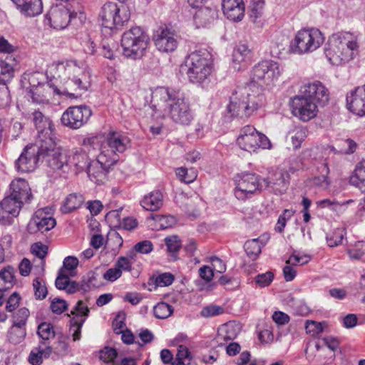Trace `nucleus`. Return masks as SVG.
I'll return each instance as SVG.
<instances>
[{
	"label": "nucleus",
	"instance_id": "nucleus-1",
	"mask_svg": "<svg viewBox=\"0 0 365 365\" xmlns=\"http://www.w3.org/2000/svg\"><path fill=\"white\" fill-rule=\"evenodd\" d=\"M152 102L155 107L168 108L170 118L176 123L187 125L193 119L189 103L173 89L156 88L152 94Z\"/></svg>",
	"mask_w": 365,
	"mask_h": 365
},
{
	"label": "nucleus",
	"instance_id": "nucleus-2",
	"mask_svg": "<svg viewBox=\"0 0 365 365\" xmlns=\"http://www.w3.org/2000/svg\"><path fill=\"white\" fill-rule=\"evenodd\" d=\"M358 49L356 36L350 32H339L329 37L324 53L331 64L338 66L353 59Z\"/></svg>",
	"mask_w": 365,
	"mask_h": 365
},
{
	"label": "nucleus",
	"instance_id": "nucleus-3",
	"mask_svg": "<svg viewBox=\"0 0 365 365\" xmlns=\"http://www.w3.org/2000/svg\"><path fill=\"white\" fill-rule=\"evenodd\" d=\"M74 18H78L81 23L86 20L83 9L76 0H61L46 14L51 26L56 29H65Z\"/></svg>",
	"mask_w": 365,
	"mask_h": 365
},
{
	"label": "nucleus",
	"instance_id": "nucleus-4",
	"mask_svg": "<svg viewBox=\"0 0 365 365\" xmlns=\"http://www.w3.org/2000/svg\"><path fill=\"white\" fill-rule=\"evenodd\" d=\"M187 76L192 83H202L212 71V56L207 50H199L191 53L186 61Z\"/></svg>",
	"mask_w": 365,
	"mask_h": 365
},
{
	"label": "nucleus",
	"instance_id": "nucleus-5",
	"mask_svg": "<svg viewBox=\"0 0 365 365\" xmlns=\"http://www.w3.org/2000/svg\"><path fill=\"white\" fill-rule=\"evenodd\" d=\"M149 41V36L140 26L132 27L122 35L123 54L132 59L140 58L145 53Z\"/></svg>",
	"mask_w": 365,
	"mask_h": 365
},
{
	"label": "nucleus",
	"instance_id": "nucleus-6",
	"mask_svg": "<svg viewBox=\"0 0 365 365\" xmlns=\"http://www.w3.org/2000/svg\"><path fill=\"white\" fill-rule=\"evenodd\" d=\"M281 75L279 64L273 61H262L255 65L250 75L249 86L259 87L261 90L269 88L274 85Z\"/></svg>",
	"mask_w": 365,
	"mask_h": 365
},
{
	"label": "nucleus",
	"instance_id": "nucleus-7",
	"mask_svg": "<svg viewBox=\"0 0 365 365\" xmlns=\"http://www.w3.org/2000/svg\"><path fill=\"white\" fill-rule=\"evenodd\" d=\"M130 16V13L125 5H118L114 2L103 4L99 14L101 25L110 31L122 27Z\"/></svg>",
	"mask_w": 365,
	"mask_h": 365
},
{
	"label": "nucleus",
	"instance_id": "nucleus-8",
	"mask_svg": "<svg viewBox=\"0 0 365 365\" xmlns=\"http://www.w3.org/2000/svg\"><path fill=\"white\" fill-rule=\"evenodd\" d=\"M324 40V38L319 29H302L295 35L290 48L293 53L298 54L312 52L323 43Z\"/></svg>",
	"mask_w": 365,
	"mask_h": 365
},
{
	"label": "nucleus",
	"instance_id": "nucleus-9",
	"mask_svg": "<svg viewBox=\"0 0 365 365\" xmlns=\"http://www.w3.org/2000/svg\"><path fill=\"white\" fill-rule=\"evenodd\" d=\"M235 196L240 200H246L263 190L262 178L255 173H242L235 178Z\"/></svg>",
	"mask_w": 365,
	"mask_h": 365
},
{
	"label": "nucleus",
	"instance_id": "nucleus-10",
	"mask_svg": "<svg viewBox=\"0 0 365 365\" xmlns=\"http://www.w3.org/2000/svg\"><path fill=\"white\" fill-rule=\"evenodd\" d=\"M237 143L241 149L250 153L256 152L259 148L270 149L272 147L268 138L251 125H246L240 130Z\"/></svg>",
	"mask_w": 365,
	"mask_h": 365
},
{
	"label": "nucleus",
	"instance_id": "nucleus-11",
	"mask_svg": "<svg viewBox=\"0 0 365 365\" xmlns=\"http://www.w3.org/2000/svg\"><path fill=\"white\" fill-rule=\"evenodd\" d=\"M245 89H240L232 93L227 106V111L232 116L247 117L257 109L259 105Z\"/></svg>",
	"mask_w": 365,
	"mask_h": 365
},
{
	"label": "nucleus",
	"instance_id": "nucleus-12",
	"mask_svg": "<svg viewBox=\"0 0 365 365\" xmlns=\"http://www.w3.org/2000/svg\"><path fill=\"white\" fill-rule=\"evenodd\" d=\"M83 148H76L69 156V162L73 165L78 172L86 171L93 160L89 157V154L93 157L96 156L94 151L99 146L98 138L96 137L84 138L82 143Z\"/></svg>",
	"mask_w": 365,
	"mask_h": 365
},
{
	"label": "nucleus",
	"instance_id": "nucleus-13",
	"mask_svg": "<svg viewBox=\"0 0 365 365\" xmlns=\"http://www.w3.org/2000/svg\"><path fill=\"white\" fill-rule=\"evenodd\" d=\"M38 155L46 159L48 165L53 170H61L68 167L66 155L56 147L55 138L48 139L38 145Z\"/></svg>",
	"mask_w": 365,
	"mask_h": 365
},
{
	"label": "nucleus",
	"instance_id": "nucleus-14",
	"mask_svg": "<svg viewBox=\"0 0 365 365\" xmlns=\"http://www.w3.org/2000/svg\"><path fill=\"white\" fill-rule=\"evenodd\" d=\"M106 153L107 155L100 153L97 158L90 163L86 170L90 180L98 184L103 182L108 169L116 163L115 155L111 152Z\"/></svg>",
	"mask_w": 365,
	"mask_h": 365
},
{
	"label": "nucleus",
	"instance_id": "nucleus-15",
	"mask_svg": "<svg viewBox=\"0 0 365 365\" xmlns=\"http://www.w3.org/2000/svg\"><path fill=\"white\" fill-rule=\"evenodd\" d=\"M91 115V110L86 106H71L63 113L61 121L64 126L76 130L85 125Z\"/></svg>",
	"mask_w": 365,
	"mask_h": 365
},
{
	"label": "nucleus",
	"instance_id": "nucleus-16",
	"mask_svg": "<svg viewBox=\"0 0 365 365\" xmlns=\"http://www.w3.org/2000/svg\"><path fill=\"white\" fill-rule=\"evenodd\" d=\"M130 146V140L128 135L119 132H110L106 140L101 145L100 153L107 155V152H111L116 158L117 163L119 160L118 153H123Z\"/></svg>",
	"mask_w": 365,
	"mask_h": 365
},
{
	"label": "nucleus",
	"instance_id": "nucleus-17",
	"mask_svg": "<svg viewBox=\"0 0 365 365\" xmlns=\"http://www.w3.org/2000/svg\"><path fill=\"white\" fill-rule=\"evenodd\" d=\"M291 106L294 115L305 122L314 118L318 112L316 103L303 95L295 96Z\"/></svg>",
	"mask_w": 365,
	"mask_h": 365
},
{
	"label": "nucleus",
	"instance_id": "nucleus-18",
	"mask_svg": "<svg viewBox=\"0 0 365 365\" xmlns=\"http://www.w3.org/2000/svg\"><path fill=\"white\" fill-rule=\"evenodd\" d=\"M46 210L47 208L38 210L30 219L26 227L29 234L43 233L56 226V220L46 212Z\"/></svg>",
	"mask_w": 365,
	"mask_h": 365
},
{
	"label": "nucleus",
	"instance_id": "nucleus-19",
	"mask_svg": "<svg viewBox=\"0 0 365 365\" xmlns=\"http://www.w3.org/2000/svg\"><path fill=\"white\" fill-rule=\"evenodd\" d=\"M41 159L38 155V144L25 147L19 158L16 160L15 165L19 172L28 173L34 170L37 162Z\"/></svg>",
	"mask_w": 365,
	"mask_h": 365
},
{
	"label": "nucleus",
	"instance_id": "nucleus-20",
	"mask_svg": "<svg viewBox=\"0 0 365 365\" xmlns=\"http://www.w3.org/2000/svg\"><path fill=\"white\" fill-rule=\"evenodd\" d=\"M301 92L307 98L322 106H324L329 100V91L320 81L304 85Z\"/></svg>",
	"mask_w": 365,
	"mask_h": 365
},
{
	"label": "nucleus",
	"instance_id": "nucleus-21",
	"mask_svg": "<svg viewBox=\"0 0 365 365\" xmlns=\"http://www.w3.org/2000/svg\"><path fill=\"white\" fill-rule=\"evenodd\" d=\"M33 121L38 133L36 142L38 145L54 138L52 122L49 118L44 116L42 113L39 111L34 112Z\"/></svg>",
	"mask_w": 365,
	"mask_h": 365
},
{
	"label": "nucleus",
	"instance_id": "nucleus-22",
	"mask_svg": "<svg viewBox=\"0 0 365 365\" xmlns=\"http://www.w3.org/2000/svg\"><path fill=\"white\" fill-rule=\"evenodd\" d=\"M89 312L88 307L85 306L81 300L77 302L73 310L71 311V314L74 315V317L71 319L70 331H73L72 336L73 341L80 339L81 327Z\"/></svg>",
	"mask_w": 365,
	"mask_h": 365
},
{
	"label": "nucleus",
	"instance_id": "nucleus-23",
	"mask_svg": "<svg viewBox=\"0 0 365 365\" xmlns=\"http://www.w3.org/2000/svg\"><path fill=\"white\" fill-rule=\"evenodd\" d=\"M63 81V84L61 88L53 87V92L56 94L75 98L80 95V93H76L77 91H86L88 88V82L86 79H83L82 77L76 79L66 78Z\"/></svg>",
	"mask_w": 365,
	"mask_h": 365
},
{
	"label": "nucleus",
	"instance_id": "nucleus-24",
	"mask_svg": "<svg viewBox=\"0 0 365 365\" xmlns=\"http://www.w3.org/2000/svg\"><path fill=\"white\" fill-rule=\"evenodd\" d=\"M177 35L168 28L158 31L154 37L155 45L160 51L172 52L178 46Z\"/></svg>",
	"mask_w": 365,
	"mask_h": 365
},
{
	"label": "nucleus",
	"instance_id": "nucleus-25",
	"mask_svg": "<svg viewBox=\"0 0 365 365\" xmlns=\"http://www.w3.org/2000/svg\"><path fill=\"white\" fill-rule=\"evenodd\" d=\"M348 108L358 115H365V86L352 91L346 96Z\"/></svg>",
	"mask_w": 365,
	"mask_h": 365
},
{
	"label": "nucleus",
	"instance_id": "nucleus-26",
	"mask_svg": "<svg viewBox=\"0 0 365 365\" xmlns=\"http://www.w3.org/2000/svg\"><path fill=\"white\" fill-rule=\"evenodd\" d=\"M289 182V175L282 170H276L267 178H262L263 190L269 187L274 188L279 193H282L287 187Z\"/></svg>",
	"mask_w": 365,
	"mask_h": 365
},
{
	"label": "nucleus",
	"instance_id": "nucleus-27",
	"mask_svg": "<svg viewBox=\"0 0 365 365\" xmlns=\"http://www.w3.org/2000/svg\"><path fill=\"white\" fill-rule=\"evenodd\" d=\"M21 204L12 197L7 196L0 202V221L6 223L11 217H16L21 210Z\"/></svg>",
	"mask_w": 365,
	"mask_h": 365
},
{
	"label": "nucleus",
	"instance_id": "nucleus-28",
	"mask_svg": "<svg viewBox=\"0 0 365 365\" xmlns=\"http://www.w3.org/2000/svg\"><path fill=\"white\" fill-rule=\"evenodd\" d=\"M222 7L227 18L233 21H240L245 15L242 0H222Z\"/></svg>",
	"mask_w": 365,
	"mask_h": 365
},
{
	"label": "nucleus",
	"instance_id": "nucleus-29",
	"mask_svg": "<svg viewBox=\"0 0 365 365\" xmlns=\"http://www.w3.org/2000/svg\"><path fill=\"white\" fill-rule=\"evenodd\" d=\"M11 193L10 195L14 199L18 200L20 204L29 202L32 197L31 189L28 182L22 179L14 180L11 183Z\"/></svg>",
	"mask_w": 365,
	"mask_h": 365
},
{
	"label": "nucleus",
	"instance_id": "nucleus-30",
	"mask_svg": "<svg viewBox=\"0 0 365 365\" xmlns=\"http://www.w3.org/2000/svg\"><path fill=\"white\" fill-rule=\"evenodd\" d=\"M58 70L61 73L60 77H61L63 80L71 78L72 79H76L81 77L83 79H86L85 68L78 65L74 61H69L58 64Z\"/></svg>",
	"mask_w": 365,
	"mask_h": 365
},
{
	"label": "nucleus",
	"instance_id": "nucleus-31",
	"mask_svg": "<svg viewBox=\"0 0 365 365\" xmlns=\"http://www.w3.org/2000/svg\"><path fill=\"white\" fill-rule=\"evenodd\" d=\"M16 8L23 14L34 16L40 14L43 10L41 0H11Z\"/></svg>",
	"mask_w": 365,
	"mask_h": 365
},
{
	"label": "nucleus",
	"instance_id": "nucleus-32",
	"mask_svg": "<svg viewBox=\"0 0 365 365\" xmlns=\"http://www.w3.org/2000/svg\"><path fill=\"white\" fill-rule=\"evenodd\" d=\"M15 66L16 59L12 56L0 59V85L6 86L12 79Z\"/></svg>",
	"mask_w": 365,
	"mask_h": 365
},
{
	"label": "nucleus",
	"instance_id": "nucleus-33",
	"mask_svg": "<svg viewBox=\"0 0 365 365\" xmlns=\"http://www.w3.org/2000/svg\"><path fill=\"white\" fill-rule=\"evenodd\" d=\"M143 208L149 211L159 210L163 203V196L160 191L154 190L145 195L140 202Z\"/></svg>",
	"mask_w": 365,
	"mask_h": 365
},
{
	"label": "nucleus",
	"instance_id": "nucleus-34",
	"mask_svg": "<svg viewBox=\"0 0 365 365\" xmlns=\"http://www.w3.org/2000/svg\"><path fill=\"white\" fill-rule=\"evenodd\" d=\"M29 314V310L26 307H22L14 316L13 331L17 329L20 338H24L26 336L24 327Z\"/></svg>",
	"mask_w": 365,
	"mask_h": 365
},
{
	"label": "nucleus",
	"instance_id": "nucleus-35",
	"mask_svg": "<svg viewBox=\"0 0 365 365\" xmlns=\"http://www.w3.org/2000/svg\"><path fill=\"white\" fill-rule=\"evenodd\" d=\"M31 89L29 91L30 96L32 98L33 101L36 103H41L46 100V91L48 88H52L53 90L54 86L47 83H38L37 85L32 84L30 82Z\"/></svg>",
	"mask_w": 365,
	"mask_h": 365
},
{
	"label": "nucleus",
	"instance_id": "nucleus-36",
	"mask_svg": "<svg viewBox=\"0 0 365 365\" xmlns=\"http://www.w3.org/2000/svg\"><path fill=\"white\" fill-rule=\"evenodd\" d=\"M264 1L263 0H254L250 5V18L257 27H262L264 21L262 19Z\"/></svg>",
	"mask_w": 365,
	"mask_h": 365
},
{
	"label": "nucleus",
	"instance_id": "nucleus-37",
	"mask_svg": "<svg viewBox=\"0 0 365 365\" xmlns=\"http://www.w3.org/2000/svg\"><path fill=\"white\" fill-rule=\"evenodd\" d=\"M84 201L82 195L78 193H72L66 198L61 210L63 213H69L79 208Z\"/></svg>",
	"mask_w": 365,
	"mask_h": 365
},
{
	"label": "nucleus",
	"instance_id": "nucleus-38",
	"mask_svg": "<svg viewBox=\"0 0 365 365\" xmlns=\"http://www.w3.org/2000/svg\"><path fill=\"white\" fill-rule=\"evenodd\" d=\"M216 12L208 7L199 8L194 14V20L197 26H205L214 19Z\"/></svg>",
	"mask_w": 365,
	"mask_h": 365
},
{
	"label": "nucleus",
	"instance_id": "nucleus-39",
	"mask_svg": "<svg viewBox=\"0 0 365 365\" xmlns=\"http://www.w3.org/2000/svg\"><path fill=\"white\" fill-rule=\"evenodd\" d=\"M350 182L365 192V160L360 162L354 170V175L351 177Z\"/></svg>",
	"mask_w": 365,
	"mask_h": 365
},
{
	"label": "nucleus",
	"instance_id": "nucleus-40",
	"mask_svg": "<svg viewBox=\"0 0 365 365\" xmlns=\"http://www.w3.org/2000/svg\"><path fill=\"white\" fill-rule=\"evenodd\" d=\"M306 138L307 130L304 127H295L287 135V140L291 141L294 149L299 148Z\"/></svg>",
	"mask_w": 365,
	"mask_h": 365
},
{
	"label": "nucleus",
	"instance_id": "nucleus-41",
	"mask_svg": "<svg viewBox=\"0 0 365 365\" xmlns=\"http://www.w3.org/2000/svg\"><path fill=\"white\" fill-rule=\"evenodd\" d=\"M165 244L167 247V252L173 260L178 259V252L182 247L181 241L176 235L165 237Z\"/></svg>",
	"mask_w": 365,
	"mask_h": 365
},
{
	"label": "nucleus",
	"instance_id": "nucleus-42",
	"mask_svg": "<svg viewBox=\"0 0 365 365\" xmlns=\"http://www.w3.org/2000/svg\"><path fill=\"white\" fill-rule=\"evenodd\" d=\"M326 347V363L331 361L335 356L334 352L339 349V341L334 337L328 336L322 339Z\"/></svg>",
	"mask_w": 365,
	"mask_h": 365
},
{
	"label": "nucleus",
	"instance_id": "nucleus-43",
	"mask_svg": "<svg viewBox=\"0 0 365 365\" xmlns=\"http://www.w3.org/2000/svg\"><path fill=\"white\" fill-rule=\"evenodd\" d=\"M98 287L97 274L94 272H89L84 276L81 282L80 290L83 292L89 291L91 288Z\"/></svg>",
	"mask_w": 365,
	"mask_h": 365
},
{
	"label": "nucleus",
	"instance_id": "nucleus-44",
	"mask_svg": "<svg viewBox=\"0 0 365 365\" xmlns=\"http://www.w3.org/2000/svg\"><path fill=\"white\" fill-rule=\"evenodd\" d=\"M173 312L171 305L165 302H159L153 307V313L156 318L163 319L169 317Z\"/></svg>",
	"mask_w": 365,
	"mask_h": 365
},
{
	"label": "nucleus",
	"instance_id": "nucleus-45",
	"mask_svg": "<svg viewBox=\"0 0 365 365\" xmlns=\"http://www.w3.org/2000/svg\"><path fill=\"white\" fill-rule=\"evenodd\" d=\"M261 245L257 239L249 240L245 244V250L247 255L253 259H255L261 253Z\"/></svg>",
	"mask_w": 365,
	"mask_h": 365
},
{
	"label": "nucleus",
	"instance_id": "nucleus-46",
	"mask_svg": "<svg viewBox=\"0 0 365 365\" xmlns=\"http://www.w3.org/2000/svg\"><path fill=\"white\" fill-rule=\"evenodd\" d=\"M177 176L179 179L185 183H190L193 182L197 178V173L195 170H187L185 168H180L176 172Z\"/></svg>",
	"mask_w": 365,
	"mask_h": 365
},
{
	"label": "nucleus",
	"instance_id": "nucleus-47",
	"mask_svg": "<svg viewBox=\"0 0 365 365\" xmlns=\"http://www.w3.org/2000/svg\"><path fill=\"white\" fill-rule=\"evenodd\" d=\"M33 287L34 289V295L37 299H43L47 295V288L44 282L37 277L34 280Z\"/></svg>",
	"mask_w": 365,
	"mask_h": 365
},
{
	"label": "nucleus",
	"instance_id": "nucleus-48",
	"mask_svg": "<svg viewBox=\"0 0 365 365\" xmlns=\"http://www.w3.org/2000/svg\"><path fill=\"white\" fill-rule=\"evenodd\" d=\"M38 334L43 340H48L54 336L53 326L49 323H41L38 327Z\"/></svg>",
	"mask_w": 365,
	"mask_h": 365
},
{
	"label": "nucleus",
	"instance_id": "nucleus-49",
	"mask_svg": "<svg viewBox=\"0 0 365 365\" xmlns=\"http://www.w3.org/2000/svg\"><path fill=\"white\" fill-rule=\"evenodd\" d=\"M324 324L317 322L314 321H307L305 324V329L307 333L317 336L324 331Z\"/></svg>",
	"mask_w": 365,
	"mask_h": 365
},
{
	"label": "nucleus",
	"instance_id": "nucleus-50",
	"mask_svg": "<svg viewBox=\"0 0 365 365\" xmlns=\"http://www.w3.org/2000/svg\"><path fill=\"white\" fill-rule=\"evenodd\" d=\"M118 356V351L111 347H105L100 352V359L105 363L113 362Z\"/></svg>",
	"mask_w": 365,
	"mask_h": 365
},
{
	"label": "nucleus",
	"instance_id": "nucleus-51",
	"mask_svg": "<svg viewBox=\"0 0 365 365\" xmlns=\"http://www.w3.org/2000/svg\"><path fill=\"white\" fill-rule=\"evenodd\" d=\"M31 250L32 254L41 259V264H43V259L48 253V247L41 242H36L31 245Z\"/></svg>",
	"mask_w": 365,
	"mask_h": 365
},
{
	"label": "nucleus",
	"instance_id": "nucleus-52",
	"mask_svg": "<svg viewBox=\"0 0 365 365\" xmlns=\"http://www.w3.org/2000/svg\"><path fill=\"white\" fill-rule=\"evenodd\" d=\"M240 328L238 325L234 323H229L224 326L221 329V331H225V334L222 336L225 339H235L238 334Z\"/></svg>",
	"mask_w": 365,
	"mask_h": 365
},
{
	"label": "nucleus",
	"instance_id": "nucleus-53",
	"mask_svg": "<svg viewBox=\"0 0 365 365\" xmlns=\"http://www.w3.org/2000/svg\"><path fill=\"white\" fill-rule=\"evenodd\" d=\"M224 313L223 307L217 305L210 304L201 310V315L204 317H211Z\"/></svg>",
	"mask_w": 365,
	"mask_h": 365
},
{
	"label": "nucleus",
	"instance_id": "nucleus-54",
	"mask_svg": "<svg viewBox=\"0 0 365 365\" xmlns=\"http://www.w3.org/2000/svg\"><path fill=\"white\" fill-rule=\"evenodd\" d=\"M274 279V274L272 272H267L259 274L255 277L256 284L260 287L269 286Z\"/></svg>",
	"mask_w": 365,
	"mask_h": 365
},
{
	"label": "nucleus",
	"instance_id": "nucleus-55",
	"mask_svg": "<svg viewBox=\"0 0 365 365\" xmlns=\"http://www.w3.org/2000/svg\"><path fill=\"white\" fill-rule=\"evenodd\" d=\"M365 253V242H358L354 249L349 250L348 254L353 259H359Z\"/></svg>",
	"mask_w": 365,
	"mask_h": 365
},
{
	"label": "nucleus",
	"instance_id": "nucleus-56",
	"mask_svg": "<svg viewBox=\"0 0 365 365\" xmlns=\"http://www.w3.org/2000/svg\"><path fill=\"white\" fill-rule=\"evenodd\" d=\"M15 269L11 266H6L0 271V279L6 283L12 284L14 280Z\"/></svg>",
	"mask_w": 365,
	"mask_h": 365
},
{
	"label": "nucleus",
	"instance_id": "nucleus-57",
	"mask_svg": "<svg viewBox=\"0 0 365 365\" xmlns=\"http://www.w3.org/2000/svg\"><path fill=\"white\" fill-rule=\"evenodd\" d=\"M250 53V50L245 45H240L233 52L234 61L242 62L245 57Z\"/></svg>",
	"mask_w": 365,
	"mask_h": 365
},
{
	"label": "nucleus",
	"instance_id": "nucleus-58",
	"mask_svg": "<svg viewBox=\"0 0 365 365\" xmlns=\"http://www.w3.org/2000/svg\"><path fill=\"white\" fill-rule=\"evenodd\" d=\"M309 260L310 257L309 255L299 256L294 252L289 259L286 261V263L292 266H296L298 264L303 265L307 264Z\"/></svg>",
	"mask_w": 365,
	"mask_h": 365
},
{
	"label": "nucleus",
	"instance_id": "nucleus-59",
	"mask_svg": "<svg viewBox=\"0 0 365 365\" xmlns=\"http://www.w3.org/2000/svg\"><path fill=\"white\" fill-rule=\"evenodd\" d=\"M135 251L140 254H148L153 250V243L150 240H143L134 246Z\"/></svg>",
	"mask_w": 365,
	"mask_h": 365
},
{
	"label": "nucleus",
	"instance_id": "nucleus-60",
	"mask_svg": "<svg viewBox=\"0 0 365 365\" xmlns=\"http://www.w3.org/2000/svg\"><path fill=\"white\" fill-rule=\"evenodd\" d=\"M149 217L155 221L159 222L160 223V226L162 229H165L171 226L174 222V218L173 217L150 214Z\"/></svg>",
	"mask_w": 365,
	"mask_h": 365
},
{
	"label": "nucleus",
	"instance_id": "nucleus-61",
	"mask_svg": "<svg viewBox=\"0 0 365 365\" xmlns=\"http://www.w3.org/2000/svg\"><path fill=\"white\" fill-rule=\"evenodd\" d=\"M66 308L67 303L63 299L56 298L51 302V309L55 314H61L66 309Z\"/></svg>",
	"mask_w": 365,
	"mask_h": 365
},
{
	"label": "nucleus",
	"instance_id": "nucleus-62",
	"mask_svg": "<svg viewBox=\"0 0 365 365\" xmlns=\"http://www.w3.org/2000/svg\"><path fill=\"white\" fill-rule=\"evenodd\" d=\"M70 282V279L64 273V270H63V269H61L58 272V277L55 282L56 288L58 289L64 290L65 288L68 285V283Z\"/></svg>",
	"mask_w": 365,
	"mask_h": 365
},
{
	"label": "nucleus",
	"instance_id": "nucleus-63",
	"mask_svg": "<svg viewBox=\"0 0 365 365\" xmlns=\"http://www.w3.org/2000/svg\"><path fill=\"white\" fill-rule=\"evenodd\" d=\"M174 280V276L170 273H163L158 275L155 279V284L159 287L170 285Z\"/></svg>",
	"mask_w": 365,
	"mask_h": 365
},
{
	"label": "nucleus",
	"instance_id": "nucleus-64",
	"mask_svg": "<svg viewBox=\"0 0 365 365\" xmlns=\"http://www.w3.org/2000/svg\"><path fill=\"white\" fill-rule=\"evenodd\" d=\"M43 356L41 352V346L32 350L29 356V361L32 365H40L43 362Z\"/></svg>",
	"mask_w": 365,
	"mask_h": 365
}]
</instances>
